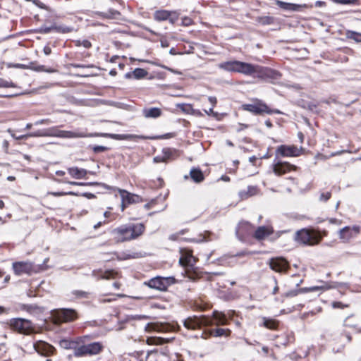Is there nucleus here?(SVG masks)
<instances>
[{
	"instance_id": "f257e3e1",
	"label": "nucleus",
	"mask_w": 361,
	"mask_h": 361,
	"mask_svg": "<svg viewBox=\"0 0 361 361\" xmlns=\"http://www.w3.org/2000/svg\"><path fill=\"white\" fill-rule=\"evenodd\" d=\"M219 68L230 72H237L245 75L259 78L267 75V69L258 65H254L240 61H231L219 64Z\"/></svg>"
},
{
	"instance_id": "f03ea898",
	"label": "nucleus",
	"mask_w": 361,
	"mask_h": 361,
	"mask_svg": "<svg viewBox=\"0 0 361 361\" xmlns=\"http://www.w3.org/2000/svg\"><path fill=\"white\" fill-rule=\"evenodd\" d=\"M144 231L145 226L142 224H130L116 228L111 233L116 242L122 243L137 238Z\"/></svg>"
},
{
	"instance_id": "7ed1b4c3",
	"label": "nucleus",
	"mask_w": 361,
	"mask_h": 361,
	"mask_svg": "<svg viewBox=\"0 0 361 361\" xmlns=\"http://www.w3.org/2000/svg\"><path fill=\"white\" fill-rule=\"evenodd\" d=\"M94 135L87 134L83 131H71V130H63L58 128V127H52L44 130H39L37 132L32 133L27 135H22L16 137V139L25 138L28 136L30 137H55L59 138H80L92 137Z\"/></svg>"
},
{
	"instance_id": "20e7f679",
	"label": "nucleus",
	"mask_w": 361,
	"mask_h": 361,
	"mask_svg": "<svg viewBox=\"0 0 361 361\" xmlns=\"http://www.w3.org/2000/svg\"><path fill=\"white\" fill-rule=\"evenodd\" d=\"M322 236L319 231L312 228H302L295 233V240L300 244L314 246L319 243Z\"/></svg>"
},
{
	"instance_id": "39448f33",
	"label": "nucleus",
	"mask_w": 361,
	"mask_h": 361,
	"mask_svg": "<svg viewBox=\"0 0 361 361\" xmlns=\"http://www.w3.org/2000/svg\"><path fill=\"white\" fill-rule=\"evenodd\" d=\"M181 256L179 259V263L185 267L187 277L192 281H195L199 278V273L197 271L194 264L196 262L192 255V252L186 249L180 250Z\"/></svg>"
},
{
	"instance_id": "423d86ee",
	"label": "nucleus",
	"mask_w": 361,
	"mask_h": 361,
	"mask_svg": "<svg viewBox=\"0 0 361 361\" xmlns=\"http://www.w3.org/2000/svg\"><path fill=\"white\" fill-rule=\"evenodd\" d=\"M241 108L243 110L249 111L255 115H261L262 114H281L279 110L271 109L263 101L258 99H253L250 104H243Z\"/></svg>"
},
{
	"instance_id": "0eeeda50",
	"label": "nucleus",
	"mask_w": 361,
	"mask_h": 361,
	"mask_svg": "<svg viewBox=\"0 0 361 361\" xmlns=\"http://www.w3.org/2000/svg\"><path fill=\"white\" fill-rule=\"evenodd\" d=\"M10 329L21 334L29 335L35 332V326L30 320L13 318L7 322Z\"/></svg>"
},
{
	"instance_id": "6e6552de",
	"label": "nucleus",
	"mask_w": 361,
	"mask_h": 361,
	"mask_svg": "<svg viewBox=\"0 0 361 361\" xmlns=\"http://www.w3.org/2000/svg\"><path fill=\"white\" fill-rule=\"evenodd\" d=\"M54 324H59L63 322H70L78 317L77 312L73 309L56 310L51 313Z\"/></svg>"
},
{
	"instance_id": "1a4fd4ad",
	"label": "nucleus",
	"mask_w": 361,
	"mask_h": 361,
	"mask_svg": "<svg viewBox=\"0 0 361 361\" xmlns=\"http://www.w3.org/2000/svg\"><path fill=\"white\" fill-rule=\"evenodd\" d=\"M103 345L100 342H94L87 345H80L74 350L75 357H82L85 355H95L99 354L103 350Z\"/></svg>"
},
{
	"instance_id": "9d476101",
	"label": "nucleus",
	"mask_w": 361,
	"mask_h": 361,
	"mask_svg": "<svg viewBox=\"0 0 361 361\" xmlns=\"http://www.w3.org/2000/svg\"><path fill=\"white\" fill-rule=\"evenodd\" d=\"M175 282L176 280L173 277L157 276L151 279L147 282H145V285L147 286L150 288L164 291L169 286L175 283Z\"/></svg>"
},
{
	"instance_id": "9b49d317",
	"label": "nucleus",
	"mask_w": 361,
	"mask_h": 361,
	"mask_svg": "<svg viewBox=\"0 0 361 361\" xmlns=\"http://www.w3.org/2000/svg\"><path fill=\"white\" fill-rule=\"evenodd\" d=\"M212 320L206 316L190 317L184 320L183 324L188 329L195 330L201 326H211Z\"/></svg>"
},
{
	"instance_id": "f8f14e48",
	"label": "nucleus",
	"mask_w": 361,
	"mask_h": 361,
	"mask_svg": "<svg viewBox=\"0 0 361 361\" xmlns=\"http://www.w3.org/2000/svg\"><path fill=\"white\" fill-rule=\"evenodd\" d=\"M13 269L16 275L30 274L33 271V265L30 262H17L13 263Z\"/></svg>"
},
{
	"instance_id": "ddd939ff",
	"label": "nucleus",
	"mask_w": 361,
	"mask_h": 361,
	"mask_svg": "<svg viewBox=\"0 0 361 361\" xmlns=\"http://www.w3.org/2000/svg\"><path fill=\"white\" fill-rule=\"evenodd\" d=\"M360 233V227L354 226L353 227L346 226L339 231V238L344 242L349 241L351 238L357 236Z\"/></svg>"
},
{
	"instance_id": "4468645a",
	"label": "nucleus",
	"mask_w": 361,
	"mask_h": 361,
	"mask_svg": "<svg viewBox=\"0 0 361 361\" xmlns=\"http://www.w3.org/2000/svg\"><path fill=\"white\" fill-rule=\"evenodd\" d=\"M33 348L36 352L44 356L51 355L55 350L52 345L42 341L35 342L33 344Z\"/></svg>"
},
{
	"instance_id": "2eb2a0df",
	"label": "nucleus",
	"mask_w": 361,
	"mask_h": 361,
	"mask_svg": "<svg viewBox=\"0 0 361 361\" xmlns=\"http://www.w3.org/2000/svg\"><path fill=\"white\" fill-rule=\"evenodd\" d=\"M298 167L288 162L279 161L273 165V171L276 176H282L290 171H296Z\"/></svg>"
},
{
	"instance_id": "dca6fc26",
	"label": "nucleus",
	"mask_w": 361,
	"mask_h": 361,
	"mask_svg": "<svg viewBox=\"0 0 361 361\" xmlns=\"http://www.w3.org/2000/svg\"><path fill=\"white\" fill-rule=\"evenodd\" d=\"M276 151L282 157H298L302 154V148H298L295 146L281 145Z\"/></svg>"
},
{
	"instance_id": "f3484780",
	"label": "nucleus",
	"mask_w": 361,
	"mask_h": 361,
	"mask_svg": "<svg viewBox=\"0 0 361 361\" xmlns=\"http://www.w3.org/2000/svg\"><path fill=\"white\" fill-rule=\"evenodd\" d=\"M269 264L270 268L276 272H284L288 269L287 261L281 257L271 259Z\"/></svg>"
},
{
	"instance_id": "a211bd4d",
	"label": "nucleus",
	"mask_w": 361,
	"mask_h": 361,
	"mask_svg": "<svg viewBox=\"0 0 361 361\" xmlns=\"http://www.w3.org/2000/svg\"><path fill=\"white\" fill-rule=\"evenodd\" d=\"M118 191L121 195L122 202H126L127 204L142 202V197L137 195L130 193L123 189H118Z\"/></svg>"
},
{
	"instance_id": "6ab92c4d",
	"label": "nucleus",
	"mask_w": 361,
	"mask_h": 361,
	"mask_svg": "<svg viewBox=\"0 0 361 361\" xmlns=\"http://www.w3.org/2000/svg\"><path fill=\"white\" fill-rule=\"evenodd\" d=\"M100 136H103L105 137H110L114 140H135V139H142L145 140L147 139V137H145L144 135H133V134H111V133H103V134H97Z\"/></svg>"
},
{
	"instance_id": "aec40b11",
	"label": "nucleus",
	"mask_w": 361,
	"mask_h": 361,
	"mask_svg": "<svg viewBox=\"0 0 361 361\" xmlns=\"http://www.w3.org/2000/svg\"><path fill=\"white\" fill-rule=\"evenodd\" d=\"M209 318L212 320V324L211 325L214 324L218 326L228 324V318L226 314L223 312L214 310L212 312V317Z\"/></svg>"
},
{
	"instance_id": "412c9836",
	"label": "nucleus",
	"mask_w": 361,
	"mask_h": 361,
	"mask_svg": "<svg viewBox=\"0 0 361 361\" xmlns=\"http://www.w3.org/2000/svg\"><path fill=\"white\" fill-rule=\"evenodd\" d=\"M273 233L274 229L270 225L259 226L254 233V238L258 240H262Z\"/></svg>"
},
{
	"instance_id": "4be33fe9",
	"label": "nucleus",
	"mask_w": 361,
	"mask_h": 361,
	"mask_svg": "<svg viewBox=\"0 0 361 361\" xmlns=\"http://www.w3.org/2000/svg\"><path fill=\"white\" fill-rule=\"evenodd\" d=\"M207 334L209 336L228 337L231 334V331L229 329L216 328L208 331Z\"/></svg>"
},
{
	"instance_id": "5701e85b",
	"label": "nucleus",
	"mask_w": 361,
	"mask_h": 361,
	"mask_svg": "<svg viewBox=\"0 0 361 361\" xmlns=\"http://www.w3.org/2000/svg\"><path fill=\"white\" fill-rule=\"evenodd\" d=\"M68 173L74 178L80 179L86 176L87 172L85 169L78 167H71L68 169Z\"/></svg>"
},
{
	"instance_id": "b1692460",
	"label": "nucleus",
	"mask_w": 361,
	"mask_h": 361,
	"mask_svg": "<svg viewBox=\"0 0 361 361\" xmlns=\"http://www.w3.org/2000/svg\"><path fill=\"white\" fill-rule=\"evenodd\" d=\"M257 193L258 188L256 186H248L247 189L239 192V196L242 200H245L250 197L257 195Z\"/></svg>"
},
{
	"instance_id": "393cba45",
	"label": "nucleus",
	"mask_w": 361,
	"mask_h": 361,
	"mask_svg": "<svg viewBox=\"0 0 361 361\" xmlns=\"http://www.w3.org/2000/svg\"><path fill=\"white\" fill-rule=\"evenodd\" d=\"M276 4L282 9L289 11H298L300 8H301L300 5L291 3H286L280 0H276Z\"/></svg>"
},
{
	"instance_id": "a878e982",
	"label": "nucleus",
	"mask_w": 361,
	"mask_h": 361,
	"mask_svg": "<svg viewBox=\"0 0 361 361\" xmlns=\"http://www.w3.org/2000/svg\"><path fill=\"white\" fill-rule=\"evenodd\" d=\"M161 114V111L159 108H149L143 109V115L145 118H157Z\"/></svg>"
},
{
	"instance_id": "bb28decb",
	"label": "nucleus",
	"mask_w": 361,
	"mask_h": 361,
	"mask_svg": "<svg viewBox=\"0 0 361 361\" xmlns=\"http://www.w3.org/2000/svg\"><path fill=\"white\" fill-rule=\"evenodd\" d=\"M190 175L191 178L196 183H200L204 179V176L202 171L199 169H192L190 170Z\"/></svg>"
},
{
	"instance_id": "cd10ccee",
	"label": "nucleus",
	"mask_w": 361,
	"mask_h": 361,
	"mask_svg": "<svg viewBox=\"0 0 361 361\" xmlns=\"http://www.w3.org/2000/svg\"><path fill=\"white\" fill-rule=\"evenodd\" d=\"M147 75V71L143 68H135L132 73H128L126 75L127 78H131L132 76L135 79H141L145 78Z\"/></svg>"
},
{
	"instance_id": "c85d7f7f",
	"label": "nucleus",
	"mask_w": 361,
	"mask_h": 361,
	"mask_svg": "<svg viewBox=\"0 0 361 361\" xmlns=\"http://www.w3.org/2000/svg\"><path fill=\"white\" fill-rule=\"evenodd\" d=\"M114 272L112 271H93L92 275L97 277L98 279H109L110 278L114 277Z\"/></svg>"
},
{
	"instance_id": "c756f323",
	"label": "nucleus",
	"mask_w": 361,
	"mask_h": 361,
	"mask_svg": "<svg viewBox=\"0 0 361 361\" xmlns=\"http://www.w3.org/2000/svg\"><path fill=\"white\" fill-rule=\"evenodd\" d=\"M171 16V13L165 11H157L154 14V18L157 21H163L167 20Z\"/></svg>"
},
{
	"instance_id": "7c9ffc66",
	"label": "nucleus",
	"mask_w": 361,
	"mask_h": 361,
	"mask_svg": "<svg viewBox=\"0 0 361 361\" xmlns=\"http://www.w3.org/2000/svg\"><path fill=\"white\" fill-rule=\"evenodd\" d=\"M279 325V322L273 319L264 318V326L271 330L276 329Z\"/></svg>"
},
{
	"instance_id": "2f4dec72",
	"label": "nucleus",
	"mask_w": 361,
	"mask_h": 361,
	"mask_svg": "<svg viewBox=\"0 0 361 361\" xmlns=\"http://www.w3.org/2000/svg\"><path fill=\"white\" fill-rule=\"evenodd\" d=\"M163 156H156L154 157L153 161L154 163L166 162L170 157L171 153L169 150H164Z\"/></svg>"
},
{
	"instance_id": "473e14b6",
	"label": "nucleus",
	"mask_w": 361,
	"mask_h": 361,
	"mask_svg": "<svg viewBox=\"0 0 361 361\" xmlns=\"http://www.w3.org/2000/svg\"><path fill=\"white\" fill-rule=\"evenodd\" d=\"M55 31L61 33H68L73 30V27H68L64 25H54Z\"/></svg>"
},
{
	"instance_id": "72a5a7b5",
	"label": "nucleus",
	"mask_w": 361,
	"mask_h": 361,
	"mask_svg": "<svg viewBox=\"0 0 361 361\" xmlns=\"http://www.w3.org/2000/svg\"><path fill=\"white\" fill-rule=\"evenodd\" d=\"M346 36L348 39H353L357 42H361V33L355 31H348Z\"/></svg>"
},
{
	"instance_id": "f704fd0d",
	"label": "nucleus",
	"mask_w": 361,
	"mask_h": 361,
	"mask_svg": "<svg viewBox=\"0 0 361 361\" xmlns=\"http://www.w3.org/2000/svg\"><path fill=\"white\" fill-rule=\"evenodd\" d=\"M100 15L104 18H116L119 13L116 11L109 10L106 13H101Z\"/></svg>"
},
{
	"instance_id": "c9c22d12",
	"label": "nucleus",
	"mask_w": 361,
	"mask_h": 361,
	"mask_svg": "<svg viewBox=\"0 0 361 361\" xmlns=\"http://www.w3.org/2000/svg\"><path fill=\"white\" fill-rule=\"evenodd\" d=\"M48 194L54 197H60L63 195H78V194L74 192H50Z\"/></svg>"
},
{
	"instance_id": "e433bc0d",
	"label": "nucleus",
	"mask_w": 361,
	"mask_h": 361,
	"mask_svg": "<svg viewBox=\"0 0 361 361\" xmlns=\"http://www.w3.org/2000/svg\"><path fill=\"white\" fill-rule=\"evenodd\" d=\"M73 294L76 297V298H87L88 297V293L87 292H85V291H82V290H74L73 292Z\"/></svg>"
},
{
	"instance_id": "4c0bfd02",
	"label": "nucleus",
	"mask_w": 361,
	"mask_h": 361,
	"mask_svg": "<svg viewBox=\"0 0 361 361\" xmlns=\"http://www.w3.org/2000/svg\"><path fill=\"white\" fill-rule=\"evenodd\" d=\"M51 31H55L54 25H52L51 27H42L38 30V32L39 33H42V34H47Z\"/></svg>"
},
{
	"instance_id": "58836bf2",
	"label": "nucleus",
	"mask_w": 361,
	"mask_h": 361,
	"mask_svg": "<svg viewBox=\"0 0 361 361\" xmlns=\"http://www.w3.org/2000/svg\"><path fill=\"white\" fill-rule=\"evenodd\" d=\"M35 71H45V72H47V73H54L56 71L53 68H45V66H38L37 67L35 68Z\"/></svg>"
},
{
	"instance_id": "ea45409f",
	"label": "nucleus",
	"mask_w": 361,
	"mask_h": 361,
	"mask_svg": "<svg viewBox=\"0 0 361 361\" xmlns=\"http://www.w3.org/2000/svg\"><path fill=\"white\" fill-rule=\"evenodd\" d=\"M13 87V85L11 82L5 80L4 79L0 78V87Z\"/></svg>"
},
{
	"instance_id": "a19ab883",
	"label": "nucleus",
	"mask_w": 361,
	"mask_h": 361,
	"mask_svg": "<svg viewBox=\"0 0 361 361\" xmlns=\"http://www.w3.org/2000/svg\"><path fill=\"white\" fill-rule=\"evenodd\" d=\"M331 196V194L330 192H322L320 195L319 200L321 201L326 202L328 200L330 199Z\"/></svg>"
},
{
	"instance_id": "79ce46f5",
	"label": "nucleus",
	"mask_w": 361,
	"mask_h": 361,
	"mask_svg": "<svg viewBox=\"0 0 361 361\" xmlns=\"http://www.w3.org/2000/svg\"><path fill=\"white\" fill-rule=\"evenodd\" d=\"M332 307L334 308H341V309H343V308L348 307V305L343 304L341 302L335 301V302H332Z\"/></svg>"
},
{
	"instance_id": "37998d69",
	"label": "nucleus",
	"mask_w": 361,
	"mask_h": 361,
	"mask_svg": "<svg viewBox=\"0 0 361 361\" xmlns=\"http://www.w3.org/2000/svg\"><path fill=\"white\" fill-rule=\"evenodd\" d=\"M192 20L190 18L184 17L182 19V25L184 26H189V25H192Z\"/></svg>"
},
{
	"instance_id": "c03bdc74",
	"label": "nucleus",
	"mask_w": 361,
	"mask_h": 361,
	"mask_svg": "<svg viewBox=\"0 0 361 361\" xmlns=\"http://www.w3.org/2000/svg\"><path fill=\"white\" fill-rule=\"evenodd\" d=\"M107 147H104V146H100V145H98V146H94L93 147V150L94 152H104V151H106L107 150Z\"/></svg>"
},
{
	"instance_id": "a18cd8bd",
	"label": "nucleus",
	"mask_w": 361,
	"mask_h": 361,
	"mask_svg": "<svg viewBox=\"0 0 361 361\" xmlns=\"http://www.w3.org/2000/svg\"><path fill=\"white\" fill-rule=\"evenodd\" d=\"M154 329L157 331H165L167 330V326L164 324H155Z\"/></svg>"
},
{
	"instance_id": "49530a36",
	"label": "nucleus",
	"mask_w": 361,
	"mask_h": 361,
	"mask_svg": "<svg viewBox=\"0 0 361 361\" xmlns=\"http://www.w3.org/2000/svg\"><path fill=\"white\" fill-rule=\"evenodd\" d=\"M183 234H184V231H181L179 233L171 234V235H169V238L171 240H176L178 238L179 235Z\"/></svg>"
},
{
	"instance_id": "de8ad7c7",
	"label": "nucleus",
	"mask_w": 361,
	"mask_h": 361,
	"mask_svg": "<svg viewBox=\"0 0 361 361\" xmlns=\"http://www.w3.org/2000/svg\"><path fill=\"white\" fill-rule=\"evenodd\" d=\"M51 122L49 118L41 119L35 122V125L50 124Z\"/></svg>"
},
{
	"instance_id": "09e8293b",
	"label": "nucleus",
	"mask_w": 361,
	"mask_h": 361,
	"mask_svg": "<svg viewBox=\"0 0 361 361\" xmlns=\"http://www.w3.org/2000/svg\"><path fill=\"white\" fill-rule=\"evenodd\" d=\"M336 3L342 4H350L355 2L357 0H333Z\"/></svg>"
},
{
	"instance_id": "8fccbe9b",
	"label": "nucleus",
	"mask_w": 361,
	"mask_h": 361,
	"mask_svg": "<svg viewBox=\"0 0 361 361\" xmlns=\"http://www.w3.org/2000/svg\"><path fill=\"white\" fill-rule=\"evenodd\" d=\"M204 111L208 116H212L214 117H216L218 116V113L214 112L213 108H210L209 110H204Z\"/></svg>"
},
{
	"instance_id": "3c124183",
	"label": "nucleus",
	"mask_w": 361,
	"mask_h": 361,
	"mask_svg": "<svg viewBox=\"0 0 361 361\" xmlns=\"http://www.w3.org/2000/svg\"><path fill=\"white\" fill-rule=\"evenodd\" d=\"M208 100L209 102H210V104H212V107L213 108L214 106H216V104H217V99L216 97H208Z\"/></svg>"
},
{
	"instance_id": "603ef678",
	"label": "nucleus",
	"mask_w": 361,
	"mask_h": 361,
	"mask_svg": "<svg viewBox=\"0 0 361 361\" xmlns=\"http://www.w3.org/2000/svg\"><path fill=\"white\" fill-rule=\"evenodd\" d=\"M82 46L84 47L85 48H90L91 46H92V44L90 41L87 40V39H83L82 40Z\"/></svg>"
},
{
	"instance_id": "864d4df0",
	"label": "nucleus",
	"mask_w": 361,
	"mask_h": 361,
	"mask_svg": "<svg viewBox=\"0 0 361 361\" xmlns=\"http://www.w3.org/2000/svg\"><path fill=\"white\" fill-rule=\"evenodd\" d=\"M43 51L45 55H49L51 53V49L49 46H45L44 47Z\"/></svg>"
},
{
	"instance_id": "5fc2aeb1",
	"label": "nucleus",
	"mask_w": 361,
	"mask_h": 361,
	"mask_svg": "<svg viewBox=\"0 0 361 361\" xmlns=\"http://www.w3.org/2000/svg\"><path fill=\"white\" fill-rule=\"evenodd\" d=\"M69 184L73 185H89V183H80V182H74V181H70L68 182Z\"/></svg>"
},
{
	"instance_id": "6e6d98bb",
	"label": "nucleus",
	"mask_w": 361,
	"mask_h": 361,
	"mask_svg": "<svg viewBox=\"0 0 361 361\" xmlns=\"http://www.w3.org/2000/svg\"><path fill=\"white\" fill-rule=\"evenodd\" d=\"M235 314V312L233 311V310H230L227 312V314H226L227 318H228V319H232L233 317V315Z\"/></svg>"
},
{
	"instance_id": "4d7b16f0",
	"label": "nucleus",
	"mask_w": 361,
	"mask_h": 361,
	"mask_svg": "<svg viewBox=\"0 0 361 361\" xmlns=\"http://www.w3.org/2000/svg\"><path fill=\"white\" fill-rule=\"evenodd\" d=\"M321 288H323V289H328L329 287H319V286H313V287H311L310 288V290L311 291H313V290H319V289H321Z\"/></svg>"
},
{
	"instance_id": "13d9d810",
	"label": "nucleus",
	"mask_w": 361,
	"mask_h": 361,
	"mask_svg": "<svg viewBox=\"0 0 361 361\" xmlns=\"http://www.w3.org/2000/svg\"><path fill=\"white\" fill-rule=\"evenodd\" d=\"M106 223H107V222H106V221H103V222H102V221H99V222H98L97 224H96L95 225H94V226H93V227H94V229H97V228H99L102 224H106Z\"/></svg>"
},
{
	"instance_id": "bf43d9fd",
	"label": "nucleus",
	"mask_w": 361,
	"mask_h": 361,
	"mask_svg": "<svg viewBox=\"0 0 361 361\" xmlns=\"http://www.w3.org/2000/svg\"><path fill=\"white\" fill-rule=\"evenodd\" d=\"M161 46H162L163 47H168V46H169L168 42H167V41H166V40H161Z\"/></svg>"
},
{
	"instance_id": "052dcab7",
	"label": "nucleus",
	"mask_w": 361,
	"mask_h": 361,
	"mask_svg": "<svg viewBox=\"0 0 361 361\" xmlns=\"http://www.w3.org/2000/svg\"><path fill=\"white\" fill-rule=\"evenodd\" d=\"M265 124L269 128H271L272 126V124L269 120L266 121Z\"/></svg>"
},
{
	"instance_id": "680f3d73",
	"label": "nucleus",
	"mask_w": 361,
	"mask_h": 361,
	"mask_svg": "<svg viewBox=\"0 0 361 361\" xmlns=\"http://www.w3.org/2000/svg\"><path fill=\"white\" fill-rule=\"evenodd\" d=\"M126 204H127L126 202H123L121 201V210L122 211H124V209H126Z\"/></svg>"
},
{
	"instance_id": "e2e57ef3",
	"label": "nucleus",
	"mask_w": 361,
	"mask_h": 361,
	"mask_svg": "<svg viewBox=\"0 0 361 361\" xmlns=\"http://www.w3.org/2000/svg\"><path fill=\"white\" fill-rule=\"evenodd\" d=\"M110 215H111V212H110L106 211V212H105L104 213V217H105V218H108V217H109V216H110Z\"/></svg>"
},
{
	"instance_id": "0e129e2a",
	"label": "nucleus",
	"mask_w": 361,
	"mask_h": 361,
	"mask_svg": "<svg viewBox=\"0 0 361 361\" xmlns=\"http://www.w3.org/2000/svg\"><path fill=\"white\" fill-rule=\"evenodd\" d=\"M113 286H114L115 288L116 289H118L120 288V283H118V282H115L114 283Z\"/></svg>"
},
{
	"instance_id": "69168bd1",
	"label": "nucleus",
	"mask_w": 361,
	"mask_h": 361,
	"mask_svg": "<svg viewBox=\"0 0 361 361\" xmlns=\"http://www.w3.org/2000/svg\"><path fill=\"white\" fill-rule=\"evenodd\" d=\"M262 351H263L264 353H268V352H269V348H268V347H267V346H264V347H262Z\"/></svg>"
},
{
	"instance_id": "338daca9",
	"label": "nucleus",
	"mask_w": 361,
	"mask_h": 361,
	"mask_svg": "<svg viewBox=\"0 0 361 361\" xmlns=\"http://www.w3.org/2000/svg\"><path fill=\"white\" fill-rule=\"evenodd\" d=\"M75 45H76L77 47H80V46H82V40H77V41H75Z\"/></svg>"
},
{
	"instance_id": "774afa93",
	"label": "nucleus",
	"mask_w": 361,
	"mask_h": 361,
	"mask_svg": "<svg viewBox=\"0 0 361 361\" xmlns=\"http://www.w3.org/2000/svg\"><path fill=\"white\" fill-rule=\"evenodd\" d=\"M168 19L169 20V21H170L172 24H173V23H175V21L176 20V18H173L170 17V16H169V18Z\"/></svg>"
}]
</instances>
